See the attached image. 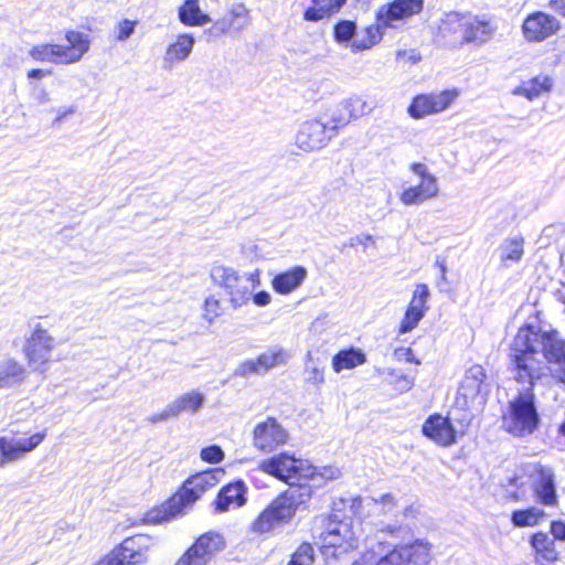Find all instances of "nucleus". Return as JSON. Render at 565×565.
<instances>
[{"mask_svg":"<svg viewBox=\"0 0 565 565\" xmlns=\"http://www.w3.org/2000/svg\"><path fill=\"white\" fill-rule=\"evenodd\" d=\"M510 366L519 384H532L545 375L542 359L554 364V376L565 384V340L558 333L540 332L532 326L519 329L510 345Z\"/></svg>","mask_w":565,"mask_h":565,"instance_id":"1","label":"nucleus"},{"mask_svg":"<svg viewBox=\"0 0 565 565\" xmlns=\"http://www.w3.org/2000/svg\"><path fill=\"white\" fill-rule=\"evenodd\" d=\"M444 36L457 35L460 45L481 47L490 42L498 30L493 18L488 14L450 11L445 13L439 25Z\"/></svg>","mask_w":565,"mask_h":565,"instance_id":"2","label":"nucleus"},{"mask_svg":"<svg viewBox=\"0 0 565 565\" xmlns=\"http://www.w3.org/2000/svg\"><path fill=\"white\" fill-rule=\"evenodd\" d=\"M224 475V469L214 468L190 477L182 489L167 501L161 510L151 511L147 514V521L161 523L184 513L207 489L216 486Z\"/></svg>","mask_w":565,"mask_h":565,"instance_id":"3","label":"nucleus"},{"mask_svg":"<svg viewBox=\"0 0 565 565\" xmlns=\"http://www.w3.org/2000/svg\"><path fill=\"white\" fill-rule=\"evenodd\" d=\"M262 471L282 480L287 483L291 481L321 479L332 480L339 476V470L332 467H324L321 473H317V468L308 460L298 459L288 452H280L260 462Z\"/></svg>","mask_w":565,"mask_h":565,"instance_id":"4","label":"nucleus"},{"mask_svg":"<svg viewBox=\"0 0 565 565\" xmlns=\"http://www.w3.org/2000/svg\"><path fill=\"white\" fill-rule=\"evenodd\" d=\"M315 537L326 556L339 557L358 547V539L349 522L338 520L335 515H319L315 519Z\"/></svg>","mask_w":565,"mask_h":565,"instance_id":"5","label":"nucleus"},{"mask_svg":"<svg viewBox=\"0 0 565 565\" xmlns=\"http://www.w3.org/2000/svg\"><path fill=\"white\" fill-rule=\"evenodd\" d=\"M518 395L510 402L509 411L503 416L507 430L514 436L533 434L540 424V415L535 405L534 385L524 384Z\"/></svg>","mask_w":565,"mask_h":565,"instance_id":"6","label":"nucleus"},{"mask_svg":"<svg viewBox=\"0 0 565 565\" xmlns=\"http://www.w3.org/2000/svg\"><path fill=\"white\" fill-rule=\"evenodd\" d=\"M211 278L215 285L224 289L234 309L246 305L256 286L260 284L258 270L239 275L234 268L224 265L214 266L211 269Z\"/></svg>","mask_w":565,"mask_h":565,"instance_id":"7","label":"nucleus"},{"mask_svg":"<svg viewBox=\"0 0 565 565\" xmlns=\"http://www.w3.org/2000/svg\"><path fill=\"white\" fill-rule=\"evenodd\" d=\"M67 45L40 44L29 51V55L38 62L55 64H71L78 62L89 50V39L78 31H67L65 34Z\"/></svg>","mask_w":565,"mask_h":565,"instance_id":"8","label":"nucleus"},{"mask_svg":"<svg viewBox=\"0 0 565 565\" xmlns=\"http://www.w3.org/2000/svg\"><path fill=\"white\" fill-rule=\"evenodd\" d=\"M54 338L41 324H36L24 344V354L30 369L34 372L47 371L51 352L54 349Z\"/></svg>","mask_w":565,"mask_h":565,"instance_id":"9","label":"nucleus"},{"mask_svg":"<svg viewBox=\"0 0 565 565\" xmlns=\"http://www.w3.org/2000/svg\"><path fill=\"white\" fill-rule=\"evenodd\" d=\"M151 545V537L137 534L125 539L118 548H115L97 565H136L146 561V552Z\"/></svg>","mask_w":565,"mask_h":565,"instance_id":"10","label":"nucleus"},{"mask_svg":"<svg viewBox=\"0 0 565 565\" xmlns=\"http://www.w3.org/2000/svg\"><path fill=\"white\" fill-rule=\"evenodd\" d=\"M411 170L419 178V182L411 185L401 193L399 200L405 205H418L437 196L439 192L438 181L427 166L420 162L411 164Z\"/></svg>","mask_w":565,"mask_h":565,"instance_id":"11","label":"nucleus"},{"mask_svg":"<svg viewBox=\"0 0 565 565\" xmlns=\"http://www.w3.org/2000/svg\"><path fill=\"white\" fill-rule=\"evenodd\" d=\"M225 547L224 537L216 532H206L186 550L175 565H207Z\"/></svg>","mask_w":565,"mask_h":565,"instance_id":"12","label":"nucleus"},{"mask_svg":"<svg viewBox=\"0 0 565 565\" xmlns=\"http://www.w3.org/2000/svg\"><path fill=\"white\" fill-rule=\"evenodd\" d=\"M424 0H393L376 11V21L384 28H397L398 23L419 14Z\"/></svg>","mask_w":565,"mask_h":565,"instance_id":"13","label":"nucleus"},{"mask_svg":"<svg viewBox=\"0 0 565 565\" xmlns=\"http://www.w3.org/2000/svg\"><path fill=\"white\" fill-rule=\"evenodd\" d=\"M335 136L334 128L321 120H309L301 125L296 143L303 151L319 150Z\"/></svg>","mask_w":565,"mask_h":565,"instance_id":"14","label":"nucleus"},{"mask_svg":"<svg viewBox=\"0 0 565 565\" xmlns=\"http://www.w3.org/2000/svg\"><path fill=\"white\" fill-rule=\"evenodd\" d=\"M456 90H444L439 94H422L413 98L408 114L414 119H420L430 114L447 109L457 98Z\"/></svg>","mask_w":565,"mask_h":565,"instance_id":"15","label":"nucleus"},{"mask_svg":"<svg viewBox=\"0 0 565 565\" xmlns=\"http://www.w3.org/2000/svg\"><path fill=\"white\" fill-rule=\"evenodd\" d=\"M561 29V22L553 15L542 11L529 14L522 24V33L529 42H542Z\"/></svg>","mask_w":565,"mask_h":565,"instance_id":"16","label":"nucleus"},{"mask_svg":"<svg viewBox=\"0 0 565 565\" xmlns=\"http://www.w3.org/2000/svg\"><path fill=\"white\" fill-rule=\"evenodd\" d=\"M375 565H428L429 551L427 545L415 543L395 547L394 550L381 555Z\"/></svg>","mask_w":565,"mask_h":565,"instance_id":"17","label":"nucleus"},{"mask_svg":"<svg viewBox=\"0 0 565 565\" xmlns=\"http://www.w3.org/2000/svg\"><path fill=\"white\" fill-rule=\"evenodd\" d=\"M288 439L287 430L274 417H267L258 423L253 431L254 446L262 451H274L285 445Z\"/></svg>","mask_w":565,"mask_h":565,"instance_id":"18","label":"nucleus"},{"mask_svg":"<svg viewBox=\"0 0 565 565\" xmlns=\"http://www.w3.org/2000/svg\"><path fill=\"white\" fill-rule=\"evenodd\" d=\"M288 355L282 349H270L256 359L245 360L239 363L234 374L241 377L260 375L278 365L285 364Z\"/></svg>","mask_w":565,"mask_h":565,"instance_id":"19","label":"nucleus"},{"mask_svg":"<svg viewBox=\"0 0 565 565\" xmlns=\"http://www.w3.org/2000/svg\"><path fill=\"white\" fill-rule=\"evenodd\" d=\"M45 438V433H36L28 438L0 437V466L21 459L35 449Z\"/></svg>","mask_w":565,"mask_h":565,"instance_id":"20","label":"nucleus"},{"mask_svg":"<svg viewBox=\"0 0 565 565\" xmlns=\"http://www.w3.org/2000/svg\"><path fill=\"white\" fill-rule=\"evenodd\" d=\"M429 297V289L427 285H417L413 299L405 312V316L399 324L398 332L405 334L411 332L417 327L419 321L424 318L425 311L427 310L426 302Z\"/></svg>","mask_w":565,"mask_h":565,"instance_id":"21","label":"nucleus"},{"mask_svg":"<svg viewBox=\"0 0 565 565\" xmlns=\"http://www.w3.org/2000/svg\"><path fill=\"white\" fill-rule=\"evenodd\" d=\"M423 434L436 444L448 447L456 443V429L448 417L429 416L423 425Z\"/></svg>","mask_w":565,"mask_h":565,"instance_id":"22","label":"nucleus"},{"mask_svg":"<svg viewBox=\"0 0 565 565\" xmlns=\"http://www.w3.org/2000/svg\"><path fill=\"white\" fill-rule=\"evenodd\" d=\"M288 484L289 488L278 495L276 500L292 519L296 511L310 501L313 491L312 484L308 482L299 481V483H295V481H291Z\"/></svg>","mask_w":565,"mask_h":565,"instance_id":"23","label":"nucleus"},{"mask_svg":"<svg viewBox=\"0 0 565 565\" xmlns=\"http://www.w3.org/2000/svg\"><path fill=\"white\" fill-rule=\"evenodd\" d=\"M290 520L286 509L284 510V507L275 499L253 522L252 530L259 534L268 533L277 525L288 523Z\"/></svg>","mask_w":565,"mask_h":565,"instance_id":"24","label":"nucleus"},{"mask_svg":"<svg viewBox=\"0 0 565 565\" xmlns=\"http://www.w3.org/2000/svg\"><path fill=\"white\" fill-rule=\"evenodd\" d=\"M484 380L486 372L479 364L472 365L466 371V374L458 390V394L463 397L465 403L473 401L481 394H486L483 392L486 387Z\"/></svg>","mask_w":565,"mask_h":565,"instance_id":"25","label":"nucleus"},{"mask_svg":"<svg viewBox=\"0 0 565 565\" xmlns=\"http://www.w3.org/2000/svg\"><path fill=\"white\" fill-rule=\"evenodd\" d=\"M246 491L247 487L242 480H236L224 486L217 495L216 499V510L218 512H225L230 509L231 505L242 507L246 502Z\"/></svg>","mask_w":565,"mask_h":565,"instance_id":"26","label":"nucleus"},{"mask_svg":"<svg viewBox=\"0 0 565 565\" xmlns=\"http://www.w3.org/2000/svg\"><path fill=\"white\" fill-rule=\"evenodd\" d=\"M195 39L190 33H182L177 36L164 53L163 62L171 67L174 63L185 61L193 51Z\"/></svg>","mask_w":565,"mask_h":565,"instance_id":"27","label":"nucleus"},{"mask_svg":"<svg viewBox=\"0 0 565 565\" xmlns=\"http://www.w3.org/2000/svg\"><path fill=\"white\" fill-rule=\"evenodd\" d=\"M307 269L302 266L280 273L273 278L271 285L276 292L287 295L297 289L306 279Z\"/></svg>","mask_w":565,"mask_h":565,"instance_id":"28","label":"nucleus"},{"mask_svg":"<svg viewBox=\"0 0 565 565\" xmlns=\"http://www.w3.org/2000/svg\"><path fill=\"white\" fill-rule=\"evenodd\" d=\"M26 369L17 360L9 358L0 362V390H9L21 384L26 377Z\"/></svg>","mask_w":565,"mask_h":565,"instance_id":"29","label":"nucleus"},{"mask_svg":"<svg viewBox=\"0 0 565 565\" xmlns=\"http://www.w3.org/2000/svg\"><path fill=\"white\" fill-rule=\"evenodd\" d=\"M534 491L539 501L545 505L556 503V489L553 471L548 468H542L534 481Z\"/></svg>","mask_w":565,"mask_h":565,"instance_id":"30","label":"nucleus"},{"mask_svg":"<svg viewBox=\"0 0 565 565\" xmlns=\"http://www.w3.org/2000/svg\"><path fill=\"white\" fill-rule=\"evenodd\" d=\"M178 18L188 26H202L211 22L210 15L201 10L199 0H184L179 7Z\"/></svg>","mask_w":565,"mask_h":565,"instance_id":"31","label":"nucleus"},{"mask_svg":"<svg viewBox=\"0 0 565 565\" xmlns=\"http://www.w3.org/2000/svg\"><path fill=\"white\" fill-rule=\"evenodd\" d=\"M347 0H311V6L305 11L303 19L311 22L320 21L338 12Z\"/></svg>","mask_w":565,"mask_h":565,"instance_id":"32","label":"nucleus"},{"mask_svg":"<svg viewBox=\"0 0 565 565\" xmlns=\"http://www.w3.org/2000/svg\"><path fill=\"white\" fill-rule=\"evenodd\" d=\"M553 81L547 75H537L529 81L523 82L513 90L514 95L524 96L529 100H533L543 93L551 90Z\"/></svg>","mask_w":565,"mask_h":565,"instance_id":"33","label":"nucleus"},{"mask_svg":"<svg viewBox=\"0 0 565 565\" xmlns=\"http://www.w3.org/2000/svg\"><path fill=\"white\" fill-rule=\"evenodd\" d=\"M381 28H384L377 21L375 24H371L363 29L361 32L356 31L352 43L350 44V49L353 53H358L361 51L369 50L377 44L383 36V32Z\"/></svg>","mask_w":565,"mask_h":565,"instance_id":"34","label":"nucleus"},{"mask_svg":"<svg viewBox=\"0 0 565 565\" xmlns=\"http://www.w3.org/2000/svg\"><path fill=\"white\" fill-rule=\"evenodd\" d=\"M205 396L198 392L191 391L170 403V412L174 417L180 416L183 412L196 413L204 404Z\"/></svg>","mask_w":565,"mask_h":565,"instance_id":"35","label":"nucleus"},{"mask_svg":"<svg viewBox=\"0 0 565 565\" xmlns=\"http://www.w3.org/2000/svg\"><path fill=\"white\" fill-rule=\"evenodd\" d=\"M366 362V356L360 349L350 348L339 351L332 359V369L335 373L351 370Z\"/></svg>","mask_w":565,"mask_h":565,"instance_id":"36","label":"nucleus"},{"mask_svg":"<svg viewBox=\"0 0 565 565\" xmlns=\"http://www.w3.org/2000/svg\"><path fill=\"white\" fill-rule=\"evenodd\" d=\"M554 537H550L546 533L539 532L532 535L531 545L546 561L553 562L557 559V553L554 547Z\"/></svg>","mask_w":565,"mask_h":565,"instance_id":"37","label":"nucleus"},{"mask_svg":"<svg viewBox=\"0 0 565 565\" xmlns=\"http://www.w3.org/2000/svg\"><path fill=\"white\" fill-rule=\"evenodd\" d=\"M345 106V117H342L340 121L350 122L352 119H356L372 111V107L360 97H351L343 100Z\"/></svg>","mask_w":565,"mask_h":565,"instance_id":"38","label":"nucleus"},{"mask_svg":"<svg viewBox=\"0 0 565 565\" xmlns=\"http://www.w3.org/2000/svg\"><path fill=\"white\" fill-rule=\"evenodd\" d=\"M356 34V23L351 20H341L333 26V38L339 44H351Z\"/></svg>","mask_w":565,"mask_h":565,"instance_id":"39","label":"nucleus"},{"mask_svg":"<svg viewBox=\"0 0 565 565\" xmlns=\"http://www.w3.org/2000/svg\"><path fill=\"white\" fill-rule=\"evenodd\" d=\"M523 238L522 237H513L504 242L501 245V260L507 262L511 260L518 263L521 260L523 256Z\"/></svg>","mask_w":565,"mask_h":565,"instance_id":"40","label":"nucleus"},{"mask_svg":"<svg viewBox=\"0 0 565 565\" xmlns=\"http://www.w3.org/2000/svg\"><path fill=\"white\" fill-rule=\"evenodd\" d=\"M544 515L539 508H530L525 510H516L512 513L511 520L515 526H533Z\"/></svg>","mask_w":565,"mask_h":565,"instance_id":"41","label":"nucleus"},{"mask_svg":"<svg viewBox=\"0 0 565 565\" xmlns=\"http://www.w3.org/2000/svg\"><path fill=\"white\" fill-rule=\"evenodd\" d=\"M228 13L232 32L238 33L248 26L250 22L249 11L244 4L233 6Z\"/></svg>","mask_w":565,"mask_h":565,"instance_id":"42","label":"nucleus"},{"mask_svg":"<svg viewBox=\"0 0 565 565\" xmlns=\"http://www.w3.org/2000/svg\"><path fill=\"white\" fill-rule=\"evenodd\" d=\"M315 561V550L310 543L303 542L291 555L287 565H311Z\"/></svg>","mask_w":565,"mask_h":565,"instance_id":"43","label":"nucleus"},{"mask_svg":"<svg viewBox=\"0 0 565 565\" xmlns=\"http://www.w3.org/2000/svg\"><path fill=\"white\" fill-rule=\"evenodd\" d=\"M225 307L220 298L212 295L205 299L203 317L209 323H212L217 317L223 315Z\"/></svg>","mask_w":565,"mask_h":565,"instance_id":"44","label":"nucleus"},{"mask_svg":"<svg viewBox=\"0 0 565 565\" xmlns=\"http://www.w3.org/2000/svg\"><path fill=\"white\" fill-rule=\"evenodd\" d=\"M307 358H308V362L306 364V370H305L306 382L319 386L324 382L323 370L320 369L316 364H312V365L309 364L312 361L310 353H308Z\"/></svg>","mask_w":565,"mask_h":565,"instance_id":"45","label":"nucleus"},{"mask_svg":"<svg viewBox=\"0 0 565 565\" xmlns=\"http://www.w3.org/2000/svg\"><path fill=\"white\" fill-rule=\"evenodd\" d=\"M200 457L209 463H220L224 460V451L218 445H211L201 449Z\"/></svg>","mask_w":565,"mask_h":565,"instance_id":"46","label":"nucleus"},{"mask_svg":"<svg viewBox=\"0 0 565 565\" xmlns=\"http://www.w3.org/2000/svg\"><path fill=\"white\" fill-rule=\"evenodd\" d=\"M206 32L214 38L232 32L230 13L217 20Z\"/></svg>","mask_w":565,"mask_h":565,"instance_id":"47","label":"nucleus"},{"mask_svg":"<svg viewBox=\"0 0 565 565\" xmlns=\"http://www.w3.org/2000/svg\"><path fill=\"white\" fill-rule=\"evenodd\" d=\"M342 117H345V106H344L343 102L338 104L335 109H333L331 115H330V124L331 125H329V126L331 128H334V134L335 135L338 134V130H339L340 127H343V126L349 124V122L340 121L342 119Z\"/></svg>","mask_w":565,"mask_h":565,"instance_id":"48","label":"nucleus"},{"mask_svg":"<svg viewBox=\"0 0 565 565\" xmlns=\"http://www.w3.org/2000/svg\"><path fill=\"white\" fill-rule=\"evenodd\" d=\"M135 32V22L125 19L118 24V41H126Z\"/></svg>","mask_w":565,"mask_h":565,"instance_id":"49","label":"nucleus"},{"mask_svg":"<svg viewBox=\"0 0 565 565\" xmlns=\"http://www.w3.org/2000/svg\"><path fill=\"white\" fill-rule=\"evenodd\" d=\"M387 374L397 377V385L403 391H408L414 384V379L408 375H397L395 370H387Z\"/></svg>","mask_w":565,"mask_h":565,"instance_id":"50","label":"nucleus"},{"mask_svg":"<svg viewBox=\"0 0 565 565\" xmlns=\"http://www.w3.org/2000/svg\"><path fill=\"white\" fill-rule=\"evenodd\" d=\"M551 533L554 540L565 542V521H553L551 523Z\"/></svg>","mask_w":565,"mask_h":565,"instance_id":"51","label":"nucleus"},{"mask_svg":"<svg viewBox=\"0 0 565 565\" xmlns=\"http://www.w3.org/2000/svg\"><path fill=\"white\" fill-rule=\"evenodd\" d=\"M367 242L374 243L372 235H370V234L356 235V236L351 237L348 242H345L343 246L344 247H355L356 245L365 246Z\"/></svg>","mask_w":565,"mask_h":565,"instance_id":"52","label":"nucleus"},{"mask_svg":"<svg viewBox=\"0 0 565 565\" xmlns=\"http://www.w3.org/2000/svg\"><path fill=\"white\" fill-rule=\"evenodd\" d=\"M395 356L397 360H406L407 362H414L416 364H419V361L415 359L412 349L407 348H401L395 350Z\"/></svg>","mask_w":565,"mask_h":565,"instance_id":"53","label":"nucleus"},{"mask_svg":"<svg viewBox=\"0 0 565 565\" xmlns=\"http://www.w3.org/2000/svg\"><path fill=\"white\" fill-rule=\"evenodd\" d=\"M253 301L259 307L267 306L270 302V295L267 291H258L255 295L252 294Z\"/></svg>","mask_w":565,"mask_h":565,"instance_id":"54","label":"nucleus"},{"mask_svg":"<svg viewBox=\"0 0 565 565\" xmlns=\"http://www.w3.org/2000/svg\"><path fill=\"white\" fill-rule=\"evenodd\" d=\"M170 417H174V415L170 412V404L160 413L158 414H153L149 420L152 423V424H157L159 422H164L167 419H169Z\"/></svg>","mask_w":565,"mask_h":565,"instance_id":"55","label":"nucleus"},{"mask_svg":"<svg viewBox=\"0 0 565 565\" xmlns=\"http://www.w3.org/2000/svg\"><path fill=\"white\" fill-rule=\"evenodd\" d=\"M76 111V108L74 106L70 107H63L57 109V116L53 120V126H56L58 122H61L66 116L72 115Z\"/></svg>","mask_w":565,"mask_h":565,"instance_id":"56","label":"nucleus"},{"mask_svg":"<svg viewBox=\"0 0 565 565\" xmlns=\"http://www.w3.org/2000/svg\"><path fill=\"white\" fill-rule=\"evenodd\" d=\"M548 8L555 13L565 17V0H550Z\"/></svg>","mask_w":565,"mask_h":565,"instance_id":"57","label":"nucleus"},{"mask_svg":"<svg viewBox=\"0 0 565 565\" xmlns=\"http://www.w3.org/2000/svg\"><path fill=\"white\" fill-rule=\"evenodd\" d=\"M383 504L385 511H390L394 505V497L391 493L383 494L379 501Z\"/></svg>","mask_w":565,"mask_h":565,"instance_id":"58","label":"nucleus"},{"mask_svg":"<svg viewBox=\"0 0 565 565\" xmlns=\"http://www.w3.org/2000/svg\"><path fill=\"white\" fill-rule=\"evenodd\" d=\"M51 74V71H45V70H41V68H33L31 71H29L28 73V77L29 78H33V79H40L46 75H50Z\"/></svg>","mask_w":565,"mask_h":565,"instance_id":"59","label":"nucleus"},{"mask_svg":"<svg viewBox=\"0 0 565 565\" xmlns=\"http://www.w3.org/2000/svg\"><path fill=\"white\" fill-rule=\"evenodd\" d=\"M36 100L41 105L47 104L50 102L49 93L44 88H41L36 94Z\"/></svg>","mask_w":565,"mask_h":565,"instance_id":"60","label":"nucleus"},{"mask_svg":"<svg viewBox=\"0 0 565 565\" xmlns=\"http://www.w3.org/2000/svg\"><path fill=\"white\" fill-rule=\"evenodd\" d=\"M435 265L438 266V268L440 270L441 279L446 280L447 266H446L445 262L443 259H440L439 257H437Z\"/></svg>","mask_w":565,"mask_h":565,"instance_id":"61","label":"nucleus"},{"mask_svg":"<svg viewBox=\"0 0 565 565\" xmlns=\"http://www.w3.org/2000/svg\"><path fill=\"white\" fill-rule=\"evenodd\" d=\"M559 430L565 436V422L561 425Z\"/></svg>","mask_w":565,"mask_h":565,"instance_id":"62","label":"nucleus"},{"mask_svg":"<svg viewBox=\"0 0 565 565\" xmlns=\"http://www.w3.org/2000/svg\"><path fill=\"white\" fill-rule=\"evenodd\" d=\"M377 543H379V548H381V550H382V552H384V550L386 548V546H384V545L382 544V542H380V541H379Z\"/></svg>","mask_w":565,"mask_h":565,"instance_id":"63","label":"nucleus"}]
</instances>
